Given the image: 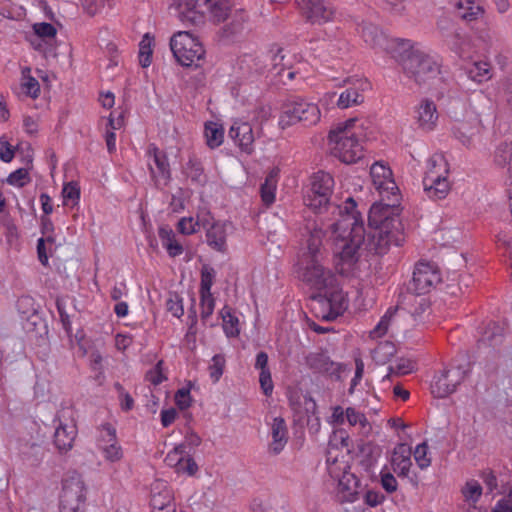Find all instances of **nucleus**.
<instances>
[{"label": "nucleus", "instance_id": "57", "mask_svg": "<svg viewBox=\"0 0 512 512\" xmlns=\"http://www.w3.org/2000/svg\"><path fill=\"white\" fill-rule=\"evenodd\" d=\"M414 363L409 359L401 358L394 365L389 367L390 373L395 375H406L413 371Z\"/></svg>", "mask_w": 512, "mask_h": 512}, {"label": "nucleus", "instance_id": "3", "mask_svg": "<svg viewBox=\"0 0 512 512\" xmlns=\"http://www.w3.org/2000/svg\"><path fill=\"white\" fill-rule=\"evenodd\" d=\"M352 118L330 130L328 141L332 154L346 164L355 163L363 157L362 126Z\"/></svg>", "mask_w": 512, "mask_h": 512}, {"label": "nucleus", "instance_id": "59", "mask_svg": "<svg viewBox=\"0 0 512 512\" xmlns=\"http://www.w3.org/2000/svg\"><path fill=\"white\" fill-rule=\"evenodd\" d=\"M35 34L40 38L53 39L56 36V28L46 22L36 23L33 25Z\"/></svg>", "mask_w": 512, "mask_h": 512}, {"label": "nucleus", "instance_id": "10", "mask_svg": "<svg viewBox=\"0 0 512 512\" xmlns=\"http://www.w3.org/2000/svg\"><path fill=\"white\" fill-rule=\"evenodd\" d=\"M321 112L318 105L304 98L297 97L284 104L279 118L282 128L303 123L305 126L315 125L319 122Z\"/></svg>", "mask_w": 512, "mask_h": 512}, {"label": "nucleus", "instance_id": "34", "mask_svg": "<svg viewBox=\"0 0 512 512\" xmlns=\"http://www.w3.org/2000/svg\"><path fill=\"white\" fill-rule=\"evenodd\" d=\"M457 10L460 17L467 21L476 20L484 13L483 6L474 0H460Z\"/></svg>", "mask_w": 512, "mask_h": 512}, {"label": "nucleus", "instance_id": "16", "mask_svg": "<svg viewBox=\"0 0 512 512\" xmlns=\"http://www.w3.org/2000/svg\"><path fill=\"white\" fill-rule=\"evenodd\" d=\"M97 448L109 463L122 460L124 453L118 442L116 429L109 423L102 424L98 429Z\"/></svg>", "mask_w": 512, "mask_h": 512}, {"label": "nucleus", "instance_id": "24", "mask_svg": "<svg viewBox=\"0 0 512 512\" xmlns=\"http://www.w3.org/2000/svg\"><path fill=\"white\" fill-rule=\"evenodd\" d=\"M230 137L242 152L251 154L254 150V133L248 122L235 121L229 130Z\"/></svg>", "mask_w": 512, "mask_h": 512}, {"label": "nucleus", "instance_id": "17", "mask_svg": "<svg viewBox=\"0 0 512 512\" xmlns=\"http://www.w3.org/2000/svg\"><path fill=\"white\" fill-rule=\"evenodd\" d=\"M344 83L347 88L340 93L336 102L339 109L360 105L364 101V92L371 89V84L366 78H347Z\"/></svg>", "mask_w": 512, "mask_h": 512}, {"label": "nucleus", "instance_id": "64", "mask_svg": "<svg viewBox=\"0 0 512 512\" xmlns=\"http://www.w3.org/2000/svg\"><path fill=\"white\" fill-rule=\"evenodd\" d=\"M175 402L181 409H187L191 405V396L188 389H180L175 394Z\"/></svg>", "mask_w": 512, "mask_h": 512}, {"label": "nucleus", "instance_id": "18", "mask_svg": "<svg viewBox=\"0 0 512 512\" xmlns=\"http://www.w3.org/2000/svg\"><path fill=\"white\" fill-rule=\"evenodd\" d=\"M304 16L311 23H326L332 21L336 14L333 4L325 0H297Z\"/></svg>", "mask_w": 512, "mask_h": 512}, {"label": "nucleus", "instance_id": "9", "mask_svg": "<svg viewBox=\"0 0 512 512\" xmlns=\"http://www.w3.org/2000/svg\"><path fill=\"white\" fill-rule=\"evenodd\" d=\"M332 447L330 442L326 463L329 475L338 481L337 497L341 502H354L358 494V480L347 471L348 465L345 461H339L337 456H332Z\"/></svg>", "mask_w": 512, "mask_h": 512}, {"label": "nucleus", "instance_id": "46", "mask_svg": "<svg viewBox=\"0 0 512 512\" xmlns=\"http://www.w3.org/2000/svg\"><path fill=\"white\" fill-rule=\"evenodd\" d=\"M63 204L66 206H75L80 198V189L77 183L69 182L62 189Z\"/></svg>", "mask_w": 512, "mask_h": 512}, {"label": "nucleus", "instance_id": "29", "mask_svg": "<svg viewBox=\"0 0 512 512\" xmlns=\"http://www.w3.org/2000/svg\"><path fill=\"white\" fill-rule=\"evenodd\" d=\"M493 162L497 167L505 168L512 184V141L500 143L493 155Z\"/></svg>", "mask_w": 512, "mask_h": 512}, {"label": "nucleus", "instance_id": "13", "mask_svg": "<svg viewBox=\"0 0 512 512\" xmlns=\"http://www.w3.org/2000/svg\"><path fill=\"white\" fill-rule=\"evenodd\" d=\"M467 375L464 367H450L436 374L431 383V393L436 398H445L457 390Z\"/></svg>", "mask_w": 512, "mask_h": 512}, {"label": "nucleus", "instance_id": "51", "mask_svg": "<svg viewBox=\"0 0 512 512\" xmlns=\"http://www.w3.org/2000/svg\"><path fill=\"white\" fill-rule=\"evenodd\" d=\"M284 58L285 55L283 54V49H278L271 58L272 65L275 69L278 66H282V68L277 71V74L281 77H287L289 80H292L295 78L296 72L289 68H285V64L283 63Z\"/></svg>", "mask_w": 512, "mask_h": 512}, {"label": "nucleus", "instance_id": "4", "mask_svg": "<svg viewBox=\"0 0 512 512\" xmlns=\"http://www.w3.org/2000/svg\"><path fill=\"white\" fill-rule=\"evenodd\" d=\"M449 115L453 120L451 131L457 141L468 149L485 146V128L479 114L457 102L450 108Z\"/></svg>", "mask_w": 512, "mask_h": 512}, {"label": "nucleus", "instance_id": "20", "mask_svg": "<svg viewBox=\"0 0 512 512\" xmlns=\"http://www.w3.org/2000/svg\"><path fill=\"white\" fill-rule=\"evenodd\" d=\"M415 121L418 129L431 132L437 127L439 114L436 104L429 99H423L415 108Z\"/></svg>", "mask_w": 512, "mask_h": 512}, {"label": "nucleus", "instance_id": "21", "mask_svg": "<svg viewBox=\"0 0 512 512\" xmlns=\"http://www.w3.org/2000/svg\"><path fill=\"white\" fill-rule=\"evenodd\" d=\"M306 365L317 373L329 376H339L342 365L330 359L324 351L310 352L305 357Z\"/></svg>", "mask_w": 512, "mask_h": 512}, {"label": "nucleus", "instance_id": "63", "mask_svg": "<svg viewBox=\"0 0 512 512\" xmlns=\"http://www.w3.org/2000/svg\"><path fill=\"white\" fill-rule=\"evenodd\" d=\"M196 221L192 217H183L178 222V231L184 235H191L197 231Z\"/></svg>", "mask_w": 512, "mask_h": 512}, {"label": "nucleus", "instance_id": "14", "mask_svg": "<svg viewBox=\"0 0 512 512\" xmlns=\"http://www.w3.org/2000/svg\"><path fill=\"white\" fill-rule=\"evenodd\" d=\"M85 501V485L79 475L63 481L60 495V512H79Z\"/></svg>", "mask_w": 512, "mask_h": 512}, {"label": "nucleus", "instance_id": "26", "mask_svg": "<svg viewBox=\"0 0 512 512\" xmlns=\"http://www.w3.org/2000/svg\"><path fill=\"white\" fill-rule=\"evenodd\" d=\"M229 226L228 222L217 221L207 228L206 241L212 249L221 253L227 251L226 238Z\"/></svg>", "mask_w": 512, "mask_h": 512}, {"label": "nucleus", "instance_id": "7", "mask_svg": "<svg viewBox=\"0 0 512 512\" xmlns=\"http://www.w3.org/2000/svg\"><path fill=\"white\" fill-rule=\"evenodd\" d=\"M178 18L183 24L198 25L209 14L214 22H223L229 12L228 0H184L175 5Z\"/></svg>", "mask_w": 512, "mask_h": 512}, {"label": "nucleus", "instance_id": "2", "mask_svg": "<svg viewBox=\"0 0 512 512\" xmlns=\"http://www.w3.org/2000/svg\"><path fill=\"white\" fill-rule=\"evenodd\" d=\"M323 237V230L314 228L307 240V247L298 261V278L316 291L338 286L335 275L327 265L325 250L322 246Z\"/></svg>", "mask_w": 512, "mask_h": 512}, {"label": "nucleus", "instance_id": "31", "mask_svg": "<svg viewBox=\"0 0 512 512\" xmlns=\"http://www.w3.org/2000/svg\"><path fill=\"white\" fill-rule=\"evenodd\" d=\"M449 171V164L445 156L435 153L427 161V170L424 177L434 175L438 178H448Z\"/></svg>", "mask_w": 512, "mask_h": 512}, {"label": "nucleus", "instance_id": "45", "mask_svg": "<svg viewBox=\"0 0 512 512\" xmlns=\"http://www.w3.org/2000/svg\"><path fill=\"white\" fill-rule=\"evenodd\" d=\"M396 353V348L389 341L381 342L374 349L373 357L379 363H385Z\"/></svg>", "mask_w": 512, "mask_h": 512}, {"label": "nucleus", "instance_id": "48", "mask_svg": "<svg viewBox=\"0 0 512 512\" xmlns=\"http://www.w3.org/2000/svg\"><path fill=\"white\" fill-rule=\"evenodd\" d=\"M168 504H176L170 490L164 489L157 494H153L151 498L153 510H164Z\"/></svg>", "mask_w": 512, "mask_h": 512}, {"label": "nucleus", "instance_id": "52", "mask_svg": "<svg viewBox=\"0 0 512 512\" xmlns=\"http://www.w3.org/2000/svg\"><path fill=\"white\" fill-rule=\"evenodd\" d=\"M225 367V358L221 354H216L212 357L211 364L209 365V374L213 382L219 381Z\"/></svg>", "mask_w": 512, "mask_h": 512}, {"label": "nucleus", "instance_id": "41", "mask_svg": "<svg viewBox=\"0 0 512 512\" xmlns=\"http://www.w3.org/2000/svg\"><path fill=\"white\" fill-rule=\"evenodd\" d=\"M395 473L390 470L388 465H385L380 471V484L381 487L389 494L398 490V481L394 475Z\"/></svg>", "mask_w": 512, "mask_h": 512}, {"label": "nucleus", "instance_id": "12", "mask_svg": "<svg viewBox=\"0 0 512 512\" xmlns=\"http://www.w3.org/2000/svg\"><path fill=\"white\" fill-rule=\"evenodd\" d=\"M170 48L176 60L186 67L198 66L205 54L202 43L186 31H179L172 36Z\"/></svg>", "mask_w": 512, "mask_h": 512}, {"label": "nucleus", "instance_id": "5", "mask_svg": "<svg viewBox=\"0 0 512 512\" xmlns=\"http://www.w3.org/2000/svg\"><path fill=\"white\" fill-rule=\"evenodd\" d=\"M398 47L401 51L402 66L408 77L422 84L437 76L438 63L418 43L409 39H399Z\"/></svg>", "mask_w": 512, "mask_h": 512}, {"label": "nucleus", "instance_id": "37", "mask_svg": "<svg viewBox=\"0 0 512 512\" xmlns=\"http://www.w3.org/2000/svg\"><path fill=\"white\" fill-rule=\"evenodd\" d=\"M205 137L207 145L214 149L223 143L224 131L223 128L214 122H209L205 125Z\"/></svg>", "mask_w": 512, "mask_h": 512}, {"label": "nucleus", "instance_id": "1", "mask_svg": "<svg viewBox=\"0 0 512 512\" xmlns=\"http://www.w3.org/2000/svg\"><path fill=\"white\" fill-rule=\"evenodd\" d=\"M355 207V201L349 197L345 214L341 209L334 208L341 215V220L327 225L335 237L338 254L343 263L349 266L354 264L362 245L370 253L384 255L391 245L400 246L404 243L400 210H383L381 205H372L368 216L371 231L365 239L363 220Z\"/></svg>", "mask_w": 512, "mask_h": 512}, {"label": "nucleus", "instance_id": "54", "mask_svg": "<svg viewBox=\"0 0 512 512\" xmlns=\"http://www.w3.org/2000/svg\"><path fill=\"white\" fill-rule=\"evenodd\" d=\"M214 278V269L208 266H204L201 270L200 294L211 293V287L213 285Z\"/></svg>", "mask_w": 512, "mask_h": 512}, {"label": "nucleus", "instance_id": "43", "mask_svg": "<svg viewBox=\"0 0 512 512\" xmlns=\"http://www.w3.org/2000/svg\"><path fill=\"white\" fill-rule=\"evenodd\" d=\"M414 308L411 309V317L416 323L423 322L430 314V305L425 298L414 297Z\"/></svg>", "mask_w": 512, "mask_h": 512}, {"label": "nucleus", "instance_id": "28", "mask_svg": "<svg viewBox=\"0 0 512 512\" xmlns=\"http://www.w3.org/2000/svg\"><path fill=\"white\" fill-rule=\"evenodd\" d=\"M358 32L370 47L384 48L386 37L376 25L363 22L359 25Z\"/></svg>", "mask_w": 512, "mask_h": 512}, {"label": "nucleus", "instance_id": "11", "mask_svg": "<svg viewBox=\"0 0 512 512\" xmlns=\"http://www.w3.org/2000/svg\"><path fill=\"white\" fill-rule=\"evenodd\" d=\"M311 309L314 315L325 321L335 320L346 309L344 294L338 286L318 291L311 298Z\"/></svg>", "mask_w": 512, "mask_h": 512}, {"label": "nucleus", "instance_id": "27", "mask_svg": "<svg viewBox=\"0 0 512 512\" xmlns=\"http://www.w3.org/2000/svg\"><path fill=\"white\" fill-rule=\"evenodd\" d=\"M423 187L428 197L435 200L444 199L451 188L448 178H438L434 175L423 178Z\"/></svg>", "mask_w": 512, "mask_h": 512}, {"label": "nucleus", "instance_id": "8", "mask_svg": "<svg viewBox=\"0 0 512 512\" xmlns=\"http://www.w3.org/2000/svg\"><path fill=\"white\" fill-rule=\"evenodd\" d=\"M372 185L380 200L373 205L383 206V210H400V194L389 167L376 162L370 168Z\"/></svg>", "mask_w": 512, "mask_h": 512}, {"label": "nucleus", "instance_id": "62", "mask_svg": "<svg viewBox=\"0 0 512 512\" xmlns=\"http://www.w3.org/2000/svg\"><path fill=\"white\" fill-rule=\"evenodd\" d=\"M198 470V466L193 458L188 456L186 453L177 469V473H186L190 476L194 475Z\"/></svg>", "mask_w": 512, "mask_h": 512}, {"label": "nucleus", "instance_id": "49", "mask_svg": "<svg viewBox=\"0 0 512 512\" xmlns=\"http://www.w3.org/2000/svg\"><path fill=\"white\" fill-rule=\"evenodd\" d=\"M395 311L388 309L384 316L380 319L376 327L370 332L372 338H379L385 335L392 324Z\"/></svg>", "mask_w": 512, "mask_h": 512}, {"label": "nucleus", "instance_id": "60", "mask_svg": "<svg viewBox=\"0 0 512 512\" xmlns=\"http://www.w3.org/2000/svg\"><path fill=\"white\" fill-rule=\"evenodd\" d=\"M114 388L118 392V397L120 401V406L124 411H130L134 406V400L131 395L125 391L123 386L120 383H115Z\"/></svg>", "mask_w": 512, "mask_h": 512}, {"label": "nucleus", "instance_id": "42", "mask_svg": "<svg viewBox=\"0 0 512 512\" xmlns=\"http://www.w3.org/2000/svg\"><path fill=\"white\" fill-rule=\"evenodd\" d=\"M361 453L363 456L361 464L365 467L366 470H369L376 464L378 458L380 457L381 450L377 446L366 444L362 447Z\"/></svg>", "mask_w": 512, "mask_h": 512}, {"label": "nucleus", "instance_id": "44", "mask_svg": "<svg viewBox=\"0 0 512 512\" xmlns=\"http://www.w3.org/2000/svg\"><path fill=\"white\" fill-rule=\"evenodd\" d=\"M428 449L429 448L427 443L422 442L418 444L414 450H412L414 460L421 470H425L431 465V457L428 452Z\"/></svg>", "mask_w": 512, "mask_h": 512}, {"label": "nucleus", "instance_id": "53", "mask_svg": "<svg viewBox=\"0 0 512 512\" xmlns=\"http://www.w3.org/2000/svg\"><path fill=\"white\" fill-rule=\"evenodd\" d=\"M215 300L212 293L200 294V316L206 321L214 311Z\"/></svg>", "mask_w": 512, "mask_h": 512}, {"label": "nucleus", "instance_id": "36", "mask_svg": "<svg viewBox=\"0 0 512 512\" xmlns=\"http://www.w3.org/2000/svg\"><path fill=\"white\" fill-rule=\"evenodd\" d=\"M184 172L193 183L203 185L206 181L204 169L201 163L195 157L189 158L188 162L184 167Z\"/></svg>", "mask_w": 512, "mask_h": 512}, {"label": "nucleus", "instance_id": "19", "mask_svg": "<svg viewBox=\"0 0 512 512\" xmlns=\"http://www.w3.org/2000/svg\"><path fill=\"white\" fill-rule=\"evenodd\" d=\"M412 448L405 444H397L390 456L388 467L392 470L397 477L406 478L409 476L412 467Z\"/></svg>", "mask_w": 512, "mask_h": 512}, {"label": "nucleus", "instance_id": "25", "mask_svg": "<svg viewBox=\"0 0 512 512\" xmlns=\"http://www.w3.org/2000/svg\"><path fill=\"white\" fill-rule=\"evenodd\" d=\"M77 435L76 425L73 422L59 424L54 433V444L60 452H67L73 447Z\"/></svg>", "mask_w": 512, "mask_h": 512}, {"label": "nucleus", "instance_id": "55", "mask_svg": "<svg viewBox=\"0 0 512 512\" xmlns=\"http://www.w3.org/2000/svg\"><path fill=\"white\" fill-rule=\"evenodd\" d=\"M185 453V447L183 445H178L168 452L164 461L169 467H174L175 471H177Z\"/></svg>", "mask_w": 512, "mask_h": 512}, {"label": "nucleus", "instance_id": "35", "mask_svg": "<svg viewBox=\"0 0 512 512\" xmlns=\"http://www.w3.org/2000/svg\"><path fill=\"white\" fill-rule=\"evenodd\" d=\"M346 421L351 426H359L360 431L364 435H368L371 430V424L366 418L365 414L356 410L354 407H348L345 409Z\"/></svg>", "mask_w": 512, "mask_h": 512}, {"label": "nucleus", "instance_id": "6", "mask_svg": "<svg viewBox=\"0 0 512 512\" xmlns=\"http://www.w3.org/2000/svg\"><path fill=\"white\" fill-rule=\"evenodd\" d=\"M334 186L335 181L332 175L324 171H319L310 177L309 185L304 194V204L316 213H322L323 210L331 211L335 219V221L331 223L341 220V215L334 208L341 209L343 214H345L348 201V199L345 201L344 207L331 202Z\"/></svg>", "mask_w": 512, "mask_h": 512}, {"label": "nucleus", "instance_id": "30", "mask_svg": "<svg viewBox=\"0 0 512 512\" xmlns=\"http://www.w3.org/2000/svg\"><path fill=\"white\" fill-rule=\"evenodd\" d=\"M278 178L279 169L273 168L266 176L264 183L261 185V199L267 206L271 205L275 201Z\"/></svg>", "mask_w": 512, "mask_h": 512}, {"label": "nucleus", "instance_id": "22", "mask_svg": "<svg viewBox=\"0 0 512 512\" xmlns=\"http://www.w3.org/2000/svg\"><path fill=\"white\" fill-rule=\"evenodd\" d=\"M147 155L152 157L155 165V168L150 165L152 178L156 183L163 181L166 184L171 178L170 165L166 154L160 151L155 144H150L147 149Z\"/></svg>", "mask_w": 512, "mask_h": 512}, {"label": "nucleus", "instance_id": "15", "mask_svg": "<svg viewBox=\"0 0 512 512\" xmlns=\"http://www.w3.org/2000/svg\"><path fill=\"white\" fill-rule=\"evenodd\" d=\"M441 281L438 268L427 262L416 264L411 281L408 284V291L422 295L431 291Z\"/></svg>", "mask_w": 512, "mask_h": 512}, {"label": "nucleus", "instance_id": "61", "mask_svg": "<svg viewBox=\"0 0 512 512\" xmlns=\"http://www.w3.org/2000/svg\"><path fill=\"white\" fill-rule=\"evenodd\" d=\"M166 308L174 317L177 318H180L184 313L182 300L177 294L170 296L166 302Z\"/></svg>", "mask_w": 512, "mask_h": 512}, {"label": "nucleus", "instance_id": "47", "mask_svg": "<svg viewBox=\"0 0 512 512\" xmlns=\"http://www.w3.org/2000/svg\"><path fill=\"white\" fill-rule=\"evenodd\" d=\"M462 494L466 501L475 503L482 495V487L477 480L471 479L465 483Z\"/></svg>", "mask_w": 512, "mask_h": 512}, {"label": "nucleus", "instance_id": "50", "mask_svg": "<svg viewBox=\"0 0 512 512\" xmlns=\"http://www.w3.org/2000/svg\"><path fill=\"white\" fill-rule=\"evenodd\" d=\"M503 337V329L498 324L492 322L489 323L481 341L487 342L490 345H497L501 342Z\"/></svg>", "mask_w": 512, "mask_h": 512}, {"label": "nucleus", "instance_id": "38", "mask_svg": "<svg viewBox=\"0 0 512 512\" xmlns=\"http://www.w3.org/2000/svg\"><path fill=\"white\" fill-rule=\"evenodd\" d=\"M467 74L471 80L483 83L491 78V67L487 62H475L468 68Z\"/></svg>", "mask_w": 512, "mask_h": 512}, {"label": "nucleus", "instance_id": "33", "mask_svg": "<svg viewBox=\"0 0 512 512\" xmlns=\"http://www.w3.org/2000/svg\"><path fill=\"white\" fill-rule=\"evenodd\" d=\"M222 318V327L227 337H237L240 333L239 319L234 315L232 309L229 306H224L220 311Z\"/></svg>", "mask_w": 512, "mask_h": 512}, {"label": "nucleus", "instance_id": "56", "mask_svg": "<svg viewBox=\"0 0 512 512\" xmlns=\"http://www.w3.org/2000/svg\"><path fill=\"white\" fill-rule=\"evenodd\" d=\"M162 365H163V361L160 360L157 362V364L152 369H150L146 373V376H145L146 380L155 386L159 385L164 380H166V376L163 373Z\"/></svg>", "mask_w": 512, "mask_h": 512}, {"label": "nucleus", "instance_id": "58", "mask_svg": "<svg viewBox=\"0 0 512 512\" xmlns=\"http://www.w3.org/2000/svg\"><path fill=\"white\" fill-rule=\"evenodd\" d=\"M29 181V173L25 168H19L16 171L12 172L8 178L7 182L11 185L17 187H23Z\"/></svg>", "mask_w": 512, "mask_h": 512}, {"label": "nucleus", "instance_id": "23", "mask_svg": "<svg viewBox=\"0 0 512 512\" xmlns=\"http://www.w3.org/2000/svg\"><path fill=\"white\" fill-rule=\"evenodd\" d=\"M270 427L271 442L269 443V453L279 455L288 443V427L284 418L274 417L268 424Z\"/></svg>", "mask_w": 512, "mask_h": 512}, {"label": "nucleus", "instance_id": "40", "mask_svg": "<svg viewBox=\"0 0 512 512\" xmlns=\"http://www.w3.org/2000/svg\"><path fill=\"white\" fill-rule=\"evenodd\" d=\"M153 38L147 33L139 43V63L143 68L148 67L152 62Z\"/></svg>", "mask_w": 512, "mask_h": 512}, {"label": "nucleus", "instance_id": "39", "mask_svg": "<svg viewBox=\"0 0 512 512\" xmlns=\"http://www.w3.org/2000/svg\"><path fill=\"white\" fill-rule=\"evenodd\" d=\"M21 90L32 98H37L40 93L39 82L34 77L30 76L29 68L22 71Z\"/></svg>", "mask_w": 512, "mask_h": 512}, {"label": "nucleus", "instance_id": "32", "mask_svg": "<svg viewBox=\"0 0 512 512\" xmlns=\"http://www.w3.org/2000/svg\"><path fill=\"white\" fill-rule=\"evenodd\" d=\"M158 235L169 256L176 257L182 254L183 247L176 240L175 233L169 226H161L159 228Z\"/></svg>", "mask_w": 512, "mask_h": 512}]
</instances>
